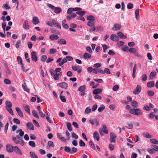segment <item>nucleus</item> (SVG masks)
Wrapping results in <instances>:
<instances>
[{"instance_id":"nucleus-61","label":"nucleus","mask_w":158,"mask_h":158,"mask_svg":"<svg viewBox=\"0 0 158 158\" xmlns=\"http://www.w3.org/2000/svg\"><path fill=\"white\" fill-rule=\"evenodd\" d=\"M13 122L15 123L19 124H20V121L17 118H14L13 119Z\"/></svg>"},{"instance_id":"nucleus-14","label":"nucleus","mask_w":158,"mask_h":158,"mask_svg":"<svg viewBox=\"0 0 158 158\" xmlns=\"http://www.w3.org/2000/svg\"><path fill=\"white\" fill-rule=\"evenodd\" d=\"M23 28L26 30H28L29 28V26L28 24V21L27 20H25L23 22Z\"/></svg>"},{"instance_id":"nucleus-24","label":"nucleus","mask_w":158,"mask_h":158,"mask_svg":"<svg viewBox=\"0 0 158 158\" xmlns=\"http://www.w3.org/2000/svg\"><path fill=\"white\" fill-rule=\"evenodd\" d=\"M83 57L85 59H89L91 57V56L89 53L85 52L84 54Z\"/></svg>"},{"instance_id":"nucleus-58","label":"nucleus","mask_w":158,"mask_h":158,"mask_svg":"<svg viewBox=\"0 0 158 158\" xmlns=\"http://www.w3.org/2000/svg\"><path fill=\"white\" fill-rule=\"evenodd\" d=\"M128 49V47H127V46L126 45H124L123 46V47L122 48V50L125 52L127 51Z\"/></svg>"},{"instance_id":"nucleus-16","label":"nucleus","mask_w":158,"mask_h":158,"mask_svg":"<svg viewBox=\"0 0 158 158\" xmlns=\"http://www.w3.org/2000/svg\"><path fill=\"white\" fill-rule=\"evenodd\" d=\"M15 110L19 116L21 118H23V113L20 109L19 107H17L15 108Z\"/></svg>"},{"instance_id":"nucleus-42","label":"nucleus","mask_w":158,"mask_h":158,"mask_svg":"<svg viewBox=\"0 0 158 158\" xmlns=\"http://www.w3.org/2000/svg\"><path fill=\"white\" fill-rule=\"evenodd\" d=\"M17 60L18 64H23L22 60L20 56H18Z\"/></svg>"},{"instance_id":"nucleus-60","label":"nucleus","mask_w":158,"mask_h":158,"mask_svg":"<svg viewBox=\"0 0 158 158\" xmlns=\"http://www.w3.org/2000/svg\"><path fill=\"white\" fill-rule=\"evenodd\" d=\"M56 50L54 48H52L50 50L49 53L51 54H53L56 52Z\"/></svg>"},{"instance_id":"nucleus-46","label":"nucleus","mask_w":158,"mask_h":158,"mask_svg":"<svg viewBox=\"0 0 158 158\" xmlns=\"http://www.w3.org/2000/svg\"><path fill=\"white\" fill-rule=\"evenodd\" d=\"M47 58V56L46 55H42L41 57V60L43 62H44Z\"/></svg>"},{"instance_id":"nucleus-28","label":"nucleus","mask_w":158,"mask_h":158,"mask_svg":"<svg viewBox=\"0 0 158 158\" xmlns=\"http://www.w3.org/2000/svg\"><path fill=\"white\" fill-rule=\"evenodd\" d=\"M67 60L66 58H63L62 60L59 63V65L60 66H61L63 64H64L65 63H66L67 62Z\"/></svg>"},{"instance_id":"nucleus-31","label":"nucleus","mask_w":158,"mask_h":158,"mask_svg":"<svg viewBox=\"0 0 158 158\" xmlns=\"http://www.w3.org/2000/svg\"><path fill=\"white\" fill-rule=\"evenodd\" d=\"M94 20L89 21L87 23V25L90 27L94 26Z\"/></svg>"},{"instance_id":"nucleus-4","label":"nucleus","mask_w":158,"mask_h":158,"mask_svg":"<svg viewBox=\"0 0 158 158\" xmlns=\"http://www.w3.org/2000/svg\"><path fill=\"white\" fill-rule=\"evenodd\" d=\"M128 51L132 53H134L135 55L138 57H139L140 56L138 54V50L137 49H135L134 48H131L129 49Z\"/></svg>"},{"instance_id":"nucleus-39","label":"nucleus","mask_w":158,"mask_h":158,"mask_svg":"<svg viewBox=\"0 0 158 158\" xmlns=\"http://www.w3.org/2000/svg\"><path fill=\"white\" fill-rule=\"evenodd\" d=\"M102 127L103 131L106 134H107L108 133V131L106 126L104 125H103Z\"/></svg>"},{"instance_id":"nucleus-6","label":"nucleus","mask_w":158,"mask_h":158,"mask_svg":"<svg viewBox=\"0 0 158 158\" xmlns=\"http://www.w3.org/2000/svg\"><path fill=\"white\" fill-rule=\"evenodd\" d=\"M116 135L113 133H111L110 135V140L111 143H115V142Z\"/></svg>"},{"instance_id":"nucleus-19","label":"nucleus","mask_w":158,"mask_h":158,"mask_svg":"<svg viewBox=\"0 0 158 158\" xmlns=\"http://www.w3.org/2000/svg\"><path fill=\"white\" fill-rule=\"evenodd\" d=\"M54 12L56 14H58L62 12L61 9L59 7H55L54 9Z\"/></svg>"},{"instance_id":"nucleus-7","label":"nucleus","mask_w":158,"mask_h":158,"mask_svg":"<svg viewBox=\"0 0 158 158\" xmlns=\"http://www.w3.org/2000/svg\"><path fill=\"white\" fill-rule=\"evenodd\" d=\"M57 85L61 88L66 89L68 87V85L67 83L65 82H62L60 83L57 84Z\"/></svg>"},{"instance_id":"nucleus-43","label":"nucleus","mask_w":158,"mask_h":158,"mask_svg":"<svg viewBox=\"0 0 158 158\" xmlns=\"http://www.w3.org/2000/svg\"><path fill=\"white\" fill-rule=\"evenodd\" d=\"M135 18L137 20H138V16H139V10L138 9H137L135 10Z\"/></svg>"},{"instance_id":"nucleus-47","label":"nucleus","mask_w":158,"mask_h":158,"mask_svg":"<svg viewBox=\"0 0 158 158\" xmlns=\"http://www.w3.org/2000/svg\"><path fill=\"white\" fill-rule=\"evenodd\" d=\"M89 144L90 145V146L91 148H92V149L95 150V146L93 143V142L91 140H90L89 142Z\"/></svg>"},{"instance_id":"nucleus-53","label":"nucleus","mask_w":158,"mask_h":158,"mask_svg":"<svg viewBox=\"0 0 158 158\" xmlns=\"http://www.w3.org/2000/svg\"><path fill=\"white\" fill-rule=\"evenodd\" d=\"M87 20L89 21H91V20H94V16H93L92 15H90L88 16L87 17Z\"/></svg>"},{"instance_id":"nucleus-11","label":"nucleus","mask_w":158,"mask_h":158,"mask_svg":"<svg viewBox=\"0 0 158 158\" xmlns=\"http://www.w3.org/2000/svg\"><path fill=\"white\" fill-rule=\"evenodd\" d=\"M31 57L33 61L36 62L37 60V57L35 52H31Z\"/></svg>"},{"instance_id":"nucleus-29","label":"nucleus","mask_w":158,"mask_h":158,"mask_svg":"<svg viewBox=\"0 0 158 158\" xmlns=\"http://www.w3.org/2000/svg\"><path fill=\"white\" fill-rule=\"evenodd\" d=\"M145 137L148 138H150L152 137V136L150 135L148 133H143L142 134Z\"/></svg>"},{"instance_id":"nucleus-55","label":"nucleus","mask_w":158,"mask_h":158,"mask_svg":"<svg viewBox=\"0 0 158 158\" xmlns=\"http://www.w3.org/2000/svg\"><path fill=\"white\" fill-rule=\"evenodd\" d=\"M79 144L80 146L81 147H85V143L82 140H80Z\"/></svg>"},{"instance_id":"nucleus-8","label":"nucleus","mask_w":158,"mask_h":158,"mask_svg":"<svg viewBox=\"0 0 158 158\" xmlns=\"http://www.w3.org/2000/svg\"><path fill=\"white\" fill-rule=\"evenodd\" d=\"M121 27L120 24L118 23L114 24L112 28V29L113 31H116L119 30Z\"/></svg>"},{"instance_id":"nucleus-63","label":"nucleus","mask_w":158,"mask_h":158,"mask_svg":"<svg viewBox=\"0 0 158 158\" xmlns=\"http://www.w3.org/2000/svg\"><path fill=\"white\" fill-rule=\"evenodd\" d=\"M47 5L49 8H51L52 10H54L55 7H56L53 5L50 4H49V3H47Z\"/></svg>"},{"instance_id":"nucleus-59","label":"nucleus","mask_w":158,"mask_h":158,"mask_svg":"<svg viewBox=\"0 0 158 158\" xmlns=\"http://www.w3.org/2000/svg\"><path fill=\"white\" fill-rule=\"evenodd\" d=\"M80 67V66L79 65H78L77 66H73L72 67V69L74 71H77L78 70V69H79Z\"/></svg>"},{"instance_id":"nucleus-49","label":"nucleus","mask_w":158,"mask_h":158,"mask_svg":"<svg viewBox=\"0 0 158 158\" xmlns=\"http://www.w3.org/2000/svg\"><path fill=\"white\" fill-rule=\"evenodd\" d=\"M29 145L31 146L34 148L35 146V143L33 141H30L28 143Z\"/></svg>"},{"instance_id":"nucleus-18","label":"nucleus","mask_w":158,"mask_h":158,"mask_svg":"<svg viewBox=\"0 0 158 158\" xmlns=\"http://www.w3.org/2000/svg\"><path fill=\"white\" fill-rule=\"evenodd\" d=\"M118 35L121 38L126 39L127 36L124 35L121 32L119 31L117 33Z\"/></svg>"},{"instance_id":"nucleus-1","label":"nucleus","mask_w":158,"mask_h":158,"mask_svg":"<svg viewBox=\"0 0 158 158\" xmlns=\"http://www.w3.org/2000/svg\"><path fill=\"white\" fill-rule=\"evenodd\" d=\"M19 132V135H17L16 137L18 139H19V143H20L21 146H23L24 145V142L21 139V137L23 136L24 134V132L22 131V129H19L16 131V133H17Z\"/></svg>"},{"instance_id":"nucleus-10","label":"nucleus","mask_w":158,"mask_h":158,"mask_svg":"<svg viewBox=\"0 0 158 158\" xmlns=\"http://www.w3.org/2000/svg\"><path fill=\"white\" fill-rule=\"evenodd\" d=\"M13 151L19 155H21L22 154L21 151L19 148L17 146H14Z\"/></svg>"},{"instance_id":"nucleus-52","label":"nucleus","mask_w":158,"mask_h":158,"mask_svg":"<svg viewBox=\"0 0 158 158\" xmlns=\"http://www.w3.org/2000/svg\"><path fill=\"white\" fill-rule=\"evenodd\" d=\"M101 107H99L98 109V111L99 112H101L105 108V107L104 105H102Z\"/></svg>"},{"instance_id":"nucleus-5","label":"nucleus","mask_w":158,"mask_h":158,"mask_svg":"<svg viewBox=\"0 0 158 158\" xmlns=\"http://www.w3.org/2000/svg\"><path fill=\"white\" fill-rule=\"evenodd\" d=\"M141 86L140 85H137L135 89L133 91V93L135 95L138 94L141 92Z\"/></svg>"},{"instance_id":"nucleus-3","label":"nucleus","mask_w":158,"mask_h":158,"mask_svg":"<svg viewBox=\"0 0 158 158\" xmlns=\"http://www.w3.org/2000/svg\"><path fill=\"white\" fill-rule=\"evenodd\" d=\"M6 109L10 114L13 115H14V114L11 108L12 106L11 102H10L7 101H6Z\"/></svg>"},{"instance_id":"nucleus-48","label":"nucleus","mask_w":158,"mask_h":158,"mask_svg":"<svg viewBox=\"0 0 158 158\" xmlns=\"http://www.w3.org/2000/svg\"><path fill=\"white\" fill-rule=\"evenodd\" d=\"M141 79L143 81H145L147 80V76L146 74H143L142 75Z\"/></svg>"},{"instance_id":"nucleus-36","label":"nucleus","mask_w":158,"mask_h":158,"mask_svg":"<svg viewBox=\"0 0 158 158\" xmlns=\"http://www.w3.org/2000/svg\"><path fill=\"white\" fill-rule=\"evenodd\" d=\"M67 127L69 131H72V128L71 127V124L70 123H67Z\"/></svg>"},{"instance_id":"nucleus-25","label":"nucleus","mask_w":158,"mask_h":158,"mask_svg":"<svg viewBox=\"0 0 158 158\" xmlns=\"http://www.w3.org/2000/svg\"><path fill=\"white\" fill-rule=\"evenodd\" d=\"M57 137L60 139L61 140L63 141H65L66 139L65 138L62 136V135L60 134V133H58L57 135Z\"/></svg>"},{"instance_id":"nucleus-50","label":"nucleus","mask_w":158,"mask_h":158,"mask_svg":"<svg viewBox=\"0 0 158 158\" xmlns=\"http://www.w3.org/2000/svg\"><path fill=\"white\" fill-rule=\"evenodd\" d=\"M91 111V109L90 107H87L85 110V113L86 114L89 113Z\"/></svg>"},{"instance_id":"nucleus-22","label":"nucleus","mask_w":158,"mask_h":158,"mask_svg":"<svg viewBox=\"0 0 158 158\" xmlns=\"http://www.w3.org/2000/svg\"><path fill=\"white\" fill-rule=\"evenodd\" d=\"M32 22L34 24H37L39 23V22L38 19L37 17H34L33 18Z\"/></svg>"},{"instance_id":"nucleus-37","label":"nucleus","mask_w":158,"mask_h":158,"mask_svg":"<svg viewBox=\"0 0 158 158\" xmlns=\"http://www.w3.org/2000/svg\"><path fill=\"white\" fill-rule=\"evenodd\" d=\"M150 142L153 144H158V141L154 139H150Z\"/></svg>"},{"instance_id":"nucleus-32","label":"nucleus","mask_w":158,"mask_h":158,"mask_svg":"<svg viewBox=\"0 0 158 158\" xmlns=\"http://www.w3.org/2000/svg\"><path fill=\"white\" fill-rule=\"evenodd\" d=\"M131 105L134 108L137 107L138 105V102L135 101H133L131 102Z\"/></svg>"},{"instance_id":"nucleus-20","label":"nucleus","mask_w":158,"mask_h":158,"mask_svg":"<svg viewBox=\"0 0 158 158\" xmlns=\"http://www.w3.org/2000/svg\"><path fill=\"white\" fill-rule=\"evenodd\" d=\"M59 38L58 36L56 35H52L49 37V38L52 40H57Z\"/></svg>"},{"instance_id":"nucleus-33","label":"nucleus","mask_w":158,"mask_h":158,"mask_svg":"<svg viewBox=\"0 0 158 158\" xmlns=\"http://www.w3.org/2000/svg\"><path fill=\"white\" fill-rule=\"evenodd\" d=\"M64 151L65 152L71 154V149L69 147L66 146L64 147Z\"/></svg>"},{"instance_id":"nucleus-44","label":"nucleus","mask_w":158,"mask_h":158,"mask_svg":"<svg viewBox=\"0 0 158 158\" xmlns=\"http://www.w3.org/2000/svg\"><path fill=\"white\" fill-rule=\"evenodd\" d=\"M60 98L61 102H66V99L64 96L60 95Z\"/></svg>"},{"instance_id":"nucleus-12","label":"nucleus","mask_w":158,"mask_h":158,"mask_svg":"<svg viewBox=\"0 0 158 158\" xmlns=\"http://www.w3.org/2000/svg\"><path fill=\"white\" fill-rule=\"evenodd\" d=\"M110 39L113 41L117 42L119 40L118 37L115 34H112L110 35Z\"/></svg>"},{"instance_id":"nucleus-45","label":"nucleus","mask_w":158,"mask_h":158,"mask_svg":"<svg viewBox=\"0 0 158 158\" xmlns=\"http://www.w3.org/2000/svg\"><path fill=\"white\" fill-rule=\"evenodd\" d=\"M21 41L20 40H19L17 41V42L15 44V47L17 49H18L19 48V46H20V45L21 44Z\"/></svg>"},{"instance_id":"nucleus-23","label":"nucleus","mask_w":158,"mask_h":158,"mask_svg":"<svg viewBox=\"0 0 158 158\" xmlns=\"http://www.w3.org/2000/svg\"><path fill=\"white\" fill-rule=\"evenodd\" d=\"M86 12L84 11H82V9L81 8V10L76 12V14L80 15L83 16L84 15Z\"/></svg>"},{"instance_id":"nucleus-34","label":"nucleus","mask_w":158,"mask_h":158,"mask_svg":"<svg viewBox=\"0 0 158 158\" xmlns=\"http://www.w3.org/2000/svg\"><path fill=\"white\" fill-rule=\"evenodd\" d=\"M86 85H84L83 86H81L79 87L78 89L79 91L80 92H82L84 91L85 89Z\"/></svg>"},{"instance_id":"nucleus-41","label":"nucleus","mask_w":158,"mask_h":158,"mask_svg":"<svg viewBox=\"0 0 158 158\" xmlns=\"http://www.w3.org/2000/svg\"><path fill=\"white\" fill-rule=\"evenodd\" d=\"M127 124L128 125V127H126L127 128L129 129H132L133 128V126L132 123L127 122Z\"/></svg>"},{"instance_id":"nucleus-13","label":"nucleus","mask_w":158,"mask_h":158,"mask_svg":"<svg viewBox=\"0 0 158 158\" xmlns=\"http://www.w3.org/2000/svg\"><path fill=\"white\" fill-rule=\"evenodd\" d=\"M52 25L53 24L55 27L58 28L60 29L61 28L59 24L58 23L55 19H52Z\"/></svg>"},{"instance_id":"nucleus-21","label":"nucleus","mask_w":158,"mask_h":158,"mask_svg":"<svg viewBox=\"0 0 158 158\" xmlns=\"http://www.w3.org/2000/svg\"><path fill=\"white\" fill-rule=\"evenodd\" d=\"M155 85L154 82L153 81H149L147 83V85L148 88H152Z\"/></svg>"},{"instance_id":"nucleus-15","label":"nucleus","mask_w":158,"mask_h":158,"mask_svg":"<svg viewBox=\"0 0 158 158\" xmlns=\"http://www.w3.org/2000/svg\"><path fill=\"white\" fill-rule=\"evenodd\" d=\"M102 91V89H94L93 91V94H101Z\"/></svg>"},{"instance_id":"nucleus-40","label":"nucleus","mask_w":158,"mask_h":158,"mask_svg":"<svg viewBox=\"0 0 158 158\" xmlns=\"http://www.w3.org/2000/svg\"><path fill=\"white\" fill-rule=\"evenodd\" d=\"M32 114L34 117H36L37 118H39V117L38 114L37 112L35 110H33L32 111Z\"/></svg>"},{"instance_id":"nucleus-57","label":"nucleus","mask_w":158,"mask_h":158,"mask_svg":"<svg viewBox=\"0 0 158 158\" xmlns=\"http://www.w3.org/2000/svg\"><path fill=\"white\" fill-rule=\"evenodd\" d=\"M77 149L75 147H73L72 148L71 151V154H73L77 152Z\"/></svg>"},{"instance_id":"nucleus-35","label":"nucleus","mask_w":158,"mask_h":158,"mask_svg":"<svg viewBox=\"0 0 158 158\" xmlns=\"http://www.w3.org/2000/svg\"><path fill=\"white\" fill-rule=\"evenodd\" d=\"M30 155L32 158H38L36 154L33 152H30Z\"/></svg>"},{"instance_id":"nucleus-62","label":"nucleus","mask_w":158,"mask_h":158,"mask_svg":"<svg viewBox=\"0 0 158 158\" xmlns=\"http://www.w3.org/2000/svg\"><path fill=\"white\" fill-rule=\"evenodd\" d=\"M109 147L110 151H112L114 149V146L112 144L110 143L109 145Z\"/></svg>"},{"instance_id":"nucleus-56","label":"nucleus","mask_w":158,"mask_h":158,"mask_svg":"<svg viewBox=\"0 0 158 158\" xmlns=\"http://www.w3.org/2000/svg\"><path fill=\"white\" fill-rule=\"evenodd\" d=\"M22 87L24 90L26 92L28 93L29 92V89L27 88V86L24 85H22Z\"/></svg>"},{"instance_id":"nucleus-26","label":"nucleus","mask_w":158,"mask_h":158,"mask_svg":"<svg viewBox=\"0 0 158 158\" xmlns=\"http://www.w3.org/2000/svg\"><path fill=\"white\" fill-rule=\"evenodd\" d=\"M57 43L60 44H66V41L65 40L62 39L60 40H59L57 41Z\"/></svg>"},{"instance_id":"nucleus-30","label":"nucleus","mask_w":158,"mask_h":158,"mask_svg":"<svg viewBox=\"0 0 158 158\" xmlns=\"http://www.w3.org/2000/svg\"><path fill=\"white\" fill-rule=\"evenodd\" d=\"M25 110L28 114L30 113V106H24Z\"/></svg>"},{"instance_id":"nucleus-64","label":"nucleus","mask_w":158,"mask_h":158,"mask_svg":"<svg viewBox=\"0 0 158 158\" xmlns=\"http://www.w3.org/2000/svg\"><path fill=\"white\" fill-rule=\"evenodd\" d=\"M48 144L50 147H54V146L53 142L51 141H48Z\"/></svg>"},{"instance_id":"nucleus-27","label":"nucleus","mask_w":158,"mask_h":158,"mask_svg":"<svg viewBox=\"0 0 158 158\" xmlns=\"http://www.w3.org/2000/svg\"><path fill=\"white\" fill-rule=\"evenodd\" d=\"M94 137L97 141H98L99 140V134L98 132L95 131L94 133Z\"/></svg>"},{"instance_id":"nucleus-54","label":"nucleus","mask_w":158,"mask_h":158,"mask_svg":"<svg viewBox=\"0 0 158 158\" xmlns=\"http://www.w3.org/2000/svg\"><path fill=\"white\" fill-rule=\"evenodd\" d=\"M103 30V27L101 26H98L96 28V31H102Z\"/></svg>"},{"instance_id":"nucleus-9","label":"nucleus","mask_w":158,"mask_h":158,"mask_svg":"<svg viewBox=\"0 0 158 158\" xmlns=\"http://www.w3.org/2000/svg\"><path fill=\"white\" fill-rule=\"evenodd\" d=\"M14 146H11L9 144H7L6 146V151L9 152H12L13 151Z\"/></svg>"},{"instance_id":"nucleus-38","label":"nucleus","mask_w":158,"mask_h":158,"mask_svg":"<svg viewBox=\"0 0 158 158\" xmlns=\"http://www.w3.org/2000/svg\"><path fill=\"white\" fill-rule=\"evenodd\" d=\"M12 140L15 143H19V139H18L17 137H13L12 138Z\"/></svg>"},{"instance_id":"nucleus-17","label":"nucleus","mask_w":158,"mask_h":158,"mask_svg":"<svg viewBox=\"0 0 158 158\" xmlns=\"http://www.w3.org/2000/svg\"><path fill=\"white\" fill-rule=\"evenodd\" d=\"M26 126L29 129L32 130H34V126L32 123L31 122L27 123Z\"/></svg>"},{"instance_id":"nucleus-2","label":"nucleus","mask_w":158,"mask_h":158,"mask_svg":"<svg viewBox=\"0 0 158 158\" xmlns=\"http://www.w3.org/2000/svg\"><path fill=\"white\" fill-rule=\"evenodd\" d=\"M129 112L130 113L137 116H140L143 114L141 110L138 108L131 109L130 110Z\"/></svg>"},{"instance_id":"nucleus-51","label":"nucleus","mask_w":158,"mask_h":158,"mask_svg":"<svg viewBox=\"0 0 158 158\" xmlns=\"http://www.w3.org/2000/svg\"><path fill=\"white\" fill-rule=\"evenodd\" d=\"M148 95L150 96H152L154 94V93L153 91L148 90L147 91Z\"/></svg>"}]
</instances>
